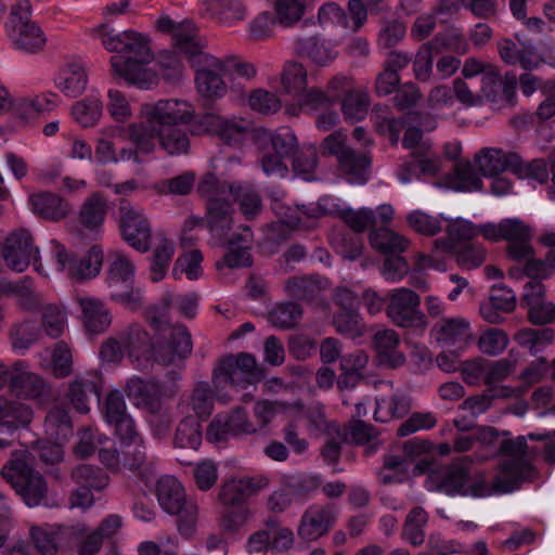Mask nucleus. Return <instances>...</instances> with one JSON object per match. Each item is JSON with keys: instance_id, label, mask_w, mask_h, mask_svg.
<instances>
[{"instance_id": "obj_36", "label": "nucleus", "mask_w": 555, "mask_h": 555, "mask_svg": "<svg viewBox=\"0 0 555 555\" xmlns=\"http://www.w3.org/2000/svg\"><path fill=\"white\" fill-rule=\"evenodd\" d=\"M499 454L508 456L509 459L504 462L516 461L517 463L526 466L521 468L519 487L525 481H531L534 477V467L528 460V444L525 436H518L515 439H503L499 443Z\"/></svg>"}, {"instance_id": "obj_54", "label": "nucleus", "mask_w": 555, "mask_h": 555, "mask_svg": "<svg viewBox=\"0 0 555 555\" xmlns=\"http://www.w3.org/2000/svg\"><path fill=\"white\" fill-rule=\"evenodd\" d=\"M302 317V308L299 304L288 301L278 305L270 313L269 321L275 327L292 328Z\"/></svg>"}, {"instance_id": "obj_49", "label": "nucleus", "mask_w": 555, "mask_h": 555, "mask_svg": "<svg viewBox=\"0 0 555 555\" xmlns=\"http://www.w3.org/2000/svg\"><path fill=\"white\" fill-rule=\"evenodd\" d=\"M370 106L369 94L362 90L347 93L341 100V112L345 119L357 122L365 118Z\"/></svg>"}, {"instance_id": "obj_64", "label": "nucleus", "mask_w": 555, "mask_h": 555, "mask_svg": "<svg viewBox=\"0 0 555 555\" xmlns=\"http://www.w3.org/2000/svg\"><path fill=\"white\" fill-rule=\"evenodd\" d=\"M406 222L415 232L433 236L442 230L440 219L429 216L421 210H414L406 217Z\"/></svg>"}, {"instance_id": "obj_61", "label": "nucleus", "mask_w": 555, "mask_h": 555, "mask_svg": "<svg viewBox=\"0 0 555 555\" xmlns=\"http://www.w3.org/2000/svg\"><path fill=\"white\" fill-rule=\"evenodd\" d=\"M454 172L455 181L453 189L455 191L472 192L482 190V181L470 163H457L454 167Z\"/></svg>"}, {"instance_id": "obj_27", "label": "nucleus", "mask_w": 555, "mask_h": 555, "mask_svg": "<svg viewBox=\"0 0 555 555\" xmlns=\"http://www.w3.org/2000/svg\"><path fill=\"white\" fill-rule=\"evenodd\" d=\"M34 418L33 409L20 401L0 396V431L13 435L27 428Z\"/></svg>"}, {"instance_id": "obj_40", "label": "nucleus", "mask_w": 555, "mask_h": 555, "mask_svg": "<svg viewBox=\"0 0 555 555\" xmlns=\"http://www.w3.org/2000/svg\"><path fill=\"white\" fill-rule=\"evenodd\" d=\"M370 243L375 250L385 255V257L388 255H400L410 246V241L406 237L388 228L372 230Z\"/></svg>"}, {"instance_id": "obj_12", "label": "nucleus", "mask_w": 555, "mask_h": 555, "mask_svg": "<svg viewBox=\"0 0 555 555\" xmlns=\"http://www.w3.org/2000/svg\"><path fill=\"white\" fill-rule=\"evenodd\" d=\"M1 257L5 266L15 272L25 271L31 262L37 271L41 269L39 249L27 229L15 230L5 237Z\"/></svg>"}, {"instance_id": "obj_51", "label": "nucleus", "mask_w": 555, "mask_h": 555, "mask_svg": "<svg viewBox=\"0 0 555 555\" xmlns=\"http://www.w3.org/2000/svg\"><path fill=\"white\" fill-rule=\"evenodd\" d=\"M66 324V313L59 306L49 304L41 309V332L43 331L50 338L57 339L64 333Z\"/></svg>"}, {"instance_id": "obj_8", "label": "nucleus", "mask_w": 555, "mask_h": 555, "mask_svg": "<svg viewBox=\"0 0 555 555\" xmlns=\"http://www.w3.org/2000/svg\"><path fill=\"white\" fill-rule=\"evenodd\" d=\"M156 496L165 512L178 517L180 534L190 538L196 528L198 507L186 499L182 483L173 476H164L156 483Z\"/></svg>"}, {"instance_id": "obj_2", "label": "nucleus", "mask_w": 555, "mask_h": 555, "mask_svg": "<svg viewBox=\"0 0 555 555\" xmlns=\"http://www.w3.org/2000/svg\"><path fill=\"white\" fill-rule=\"evenodd\" d=\"M199 196L205 201L207 228L215 244L227 247L223 258L216 263L217 270L224 267L230 269L247 268L253 264L250 254L253 232L249 227H242V231L232 232L233 209L235 198L232 188L220 184L214 177H208L197 186Z\"/></svg>"}, {"instance_id": "obj_29", "label": "nucleus", "mask_w": 555, "mask_h": 555, "mask_svg": "<svg viewBox=\"0 0 555 555\" xmlns=\"http://www.w3.org/2000/svg\"><path fill=\"white\" fill-rule=\"evenodd\" d=\"M67 397L77 412L81 414L89 413L90 401L94 399L96 402H100V378L96 375L76 377L69 384Z\"/></svg>"}, {"instance_id": "obj_7", "label": "nucleus", "mask_w": 555, "mask_h": 555, "mask_svg": "<svg viewBox=\"0 0 555 555\" xmlns=\"http://www.w3.org/2000/svg\"><path fill=\"white\" fill-rule=\"evenodd\" d=\"M1 476L29 508L49 506V485L41 473L23 459L7 462Z\"/></svg>"}, {"instance_id": "obj_30", "label": "nucleus", "mask_w": 555, "mask_h": 555, "mask_svg": "<svg viewBox=\"0 0 555 555\" xmlns=\"http://www.w3.org/2000/svg\"><path fill=\"white\" fill-rule=\"evenodd\" d=\"M327 286L328 280L319 274L295 275L285 282L287 295L305 302L318 300Z\"/></svg>"}, {"instance_id": "obj_28", "label": "nucleus", "mask_w": 555, "mask_h": 555, "mask_svg": "<svg viewBox=\"0 0 555 555\" xmlns=\"http://www.w3.org/2000/svg\"><path fill=\"white\" fill-rule=\"evenodd\" d=\"M340 176L353 184H364L370 178L372 156L367 152L350 149L337 162Z\"/></svg>"}, {"instance_id": "obj_39", "label": "nucleus", "mask_w": 555, "mask_h": 555, "mask_svg": "<svg viewBox=\"0 0 555 555\" xmlns=\"http://www.w3.org/2000/svg\"><path fill=\"white\" fill-rule=\"evenodd\" d=\"M209 176L214 177L218 183L232 188L233 195L235 197L232 202L233 210H234V203L238 202L240 206H241V210L247 219H251L260 212V210L262 208V203H261L260 196L258 195V193H256L253 190H249L248 188L243 186L241 183H237V182L228 183L225 181H221L215 173L208 172L202 178L201 182L198 183V186Z\"/></svg>"}, {"instance_id": "obj_41", "label": "nucleus", "mask_w": 555, "mask_h": 555, "mask_svg": "<svg viewBox=\"0 0 555 555\" xmlns=\"http://www.w3.org/2000/svg\"><path fill=\"white\" fill-rule=\"evenodd\" d=\"M511 156H516V153H504L502 150L486 147L476 155L475 162L485 177H493L506 169L512 171Z\"/></svg>"}, {"instance_id": "obj_53", "label": "nucleus", "mask_w": 555, "mask_h": 555, "mask_svg": "<svg viewBox=\"0 0 555 555\" xmlns=\"http://www.w3.org/2000/svg\"><path fill=\"white\" fill-rule=\"evenodd\" d=\"M332 323L337 333L350 338L361 337L365 332V324L359 311H337Z\"/></svg>"}, {"instance_id": "obj_20", "label": "nucleus", "mask_w": 555, "mask_h": 555, "mask_svg": "<svg viewBox=\"0 0 555 555\" xmlns=\"http://www.w3.org/2000/svg\"><path fill=\"white\" fill-rule=\"evenodd\" d=\"M111 263L107 273V284L111 297L114 300L130 301L133 297L132 286L134 278L133 263L120 251L109 255Z\"/></svg>"}, {"instance_id": "obj_46", "label": "nucleus", "mask_w": 555, "mask_h": 555, "mask_svg": "<svg viewBox=\"0 0 555 555\" xmlns=\"http://www.w3.org/2000/svg\"><path fill=\"white\" fill-rule=\"evenodd\" d=\"M70 478L76 485L95 491L103 490L109 482L108 475L102 468L89 464L74 467Z\"/></svg>"}, {"instance_id": "obj_31", "label": "nucleus", "mask_w": 555, "mask_h": 555, "mask_svg": "<svg viewBox=\"0 0 555 555\" xmlns=\"http://www.w3.org/2000/svg\"><path fill=\"white\" fill-rule=\"evenodd\" d=\"M215 399L217 396L212 384L201 380L193 386L189 397L180 401L179 406L183 412H193L198 421L206 420L214 411Z\"/></svg>"}, {"instance_id": "obj_62", "label": "nucleus", "mask_w": 555, "mask_h": 555, "mask_svg": "<svg viewBox=\"0 0 555 555\" xmlns=\"http://www.w3.org/2000/svg\"><path fill=\"white\" fill-rule=\"evenodd\" d=\"M455 260L463 269H475L480 267L486 260V250L478 244H465L459 248L455 247Z\"/></svg>"}, {"instance_id": "obj_45", "label": "nucleus", "mask_w": 555, "mask_h": 555, "mask_svg": "<svg viewBox=\"0 0 555 555\" xmlns=\"http://www.w3.org/2000/svg\"><path fill=\"white\" fill-rule=\"evenodd\" d=\"M87 83L88 75L83 65L70 63L61 73L59 88L67 96L77 98L86 90Z\"/></svg>"}, {"instance_id": "obj_47", "label": "nucleus", "mask_w": 555, "mask_h": 555, "mask_svg": "<svg viewBox=\"0 0 555 555\" xmlns=\"http://www.w3.org/2000/svg\"><path fill=\"white\" fill-rule=\"evenodd\" d=\"M157 238L158 243L153 251L151 263V280L153 282H159L164 279L175 253V246L171 241L163 234L157 235Z\"/></svg>"}, {"instance_id": "obj_55", "label": "nucleus", "mask_w": 555, "mask_h": 555, "mask_svg": "<svg viewBox=\"0 0 555 555\" xmlns=\"http://www.w3.org/2000/svg\"><path fill=\"white\" fill-rule=\"evenodd\" d=\"M317 165L318 151L313 145L305 146L300 151H296L293 155V170L306 181L313 180Z\"/></svg>"}, {"instance_id": "obj_58", "label": "nucleus", "mask_w": 555, "mask_h": 555, "mask_svg": "<svg viewBox=\"0 0 555 555\" xmlns=\"http://www.w3.org/2000/svg\"><path fill=\"white\" fill-rule=\"evenodd\" d=\"M263 144L284 158L293 156L298 146L295 133L288 128H280L278 131L270 133Z\"/></svg>"}, {"instance_id": "obj_25", "label": "nucleus", "mask_w": 555, "mask_h": 555, "mask_svg": "<svg viewBox=\"0 0 555 555\" xmlns=\"http://www.w3.org/2000/svg\"><path fill=\"white\" fill-rule=\"evenodd\" d=\"M472 460L463 455L453 461L452 464L435 473L437 489L449 495H464L465 486L468 482Z\"/></svg>"}, {"instance_id": "obj_6", "label": "nucleus", "mask_w": 555, "mask_h": 555, "mask_svg": "<svg viewBox=\"0 0 555 555\" xmlns=\"http://www.w3.org/2000/svg\"><path fill=\"white\" fill-rule=\"evenodd\" d=\"M158 145L168 156L186 155L191 149L190 134L181 125L192 119L186 102L159 100Z\"/></svg>"}, {"instance_id": "obj_18", "label": "nucleus", "mask_w": 555, "mask_h": 555, "mask_svg": "<svg viewBox=\"0 0 555 555\" xmlns=\"http://www.w3.org/2000/svg\"><path fill=\"white\" fill-rule=\"evenodd\" d=\"M258 433V428L248 420L243 408H236L227 414H218L207 427L209 441H225L230 437H241Z\"/></svg>"}, {"instance_id": "obj_44", "label": "nucleus", "mask_w": 555, "mask_h": 555, "mask_svg": "<svg viewBox=\"0 0 555 555\" xmlns=\"http://www.w3.org/2000/svg\"><path fill=\"white\" fill-rule=\"evenodd\" d=\"M203 435L199 421L193 415H186L176 429L173 443L176 448L197 450L202 444Z\"/></svg>"}, {"instance_id": "obj_17", "label": "nucleus", "mask_w": 555, "mask_h": 555, "mask_svg": "<svg viewBox=\"0 0 555 555\" xmlns=\"http://www.w3.org/2000/svg\"><path fill=\"white\" fill-rule=\"evenodd\" d=\"M455 43L466 46L463 36L457 33L452 34H437L431 40L424 43L418 50L414 63L413 70L415 78L420 81H427L433 72L434 56L439 54L443 49L453 48L460 52V48ZM462 53L466 52L464 48Z\"/></svg>"}, {"instance_id": "obj_48", "label": "nucleus", "mask_w": 555, "mask_h": 555, "mask_svg": "<svg viewBox=\"0 0 555 555\" xmlns=\"http://www.w3.org/2000/svg\"><path fill=\"white\" fill-rule=\"evenodd\" d=\"M40 325L33 320L15 323L10 330V338L14 349H28L41 337Z\"/></svg>"}, {"instance_id": "obj_13", "label": "nucleus", "mask_w": 555, "mask_h": 555, "mask_svg": "<svg viewBox=\"0 0 555 555\" xmlns=\"http://www.w3.org/2000/svg\"><path fill=\"white\" fill-rule=\"evenodd\" d=\"M51 243L59 271L67 269L68 274L79 281L92 279L100 273L103 250L99 246H92L87 254L77 257L70 255L59 242L52 241Z\"/></svg>"}, {"instance_id": "obj_1", "label": "nucleus", "mask_w": 555, "mask_h": 555, "mask_svg": "<svg viewBox=\"0 0 555 555\" xmlns=\"http://www.w3.org/2000/svg\"><path fill=\"white\" fill-rule=\"evenodd\" d=\"M156 29L171 37L172 46L177 52L183 54L191 67L195 70V85L197 92L207 101L221 99L227 93V85L222 78L224 70L221 60L205 52L206 41L199 36L198 29L192 21L175 22L168 15L156 21ZM158 64L168 69L166 78L181 76L182 64L176 55L163 56Z\"/></svg>"}, {"instance_id": "obj_22", "label": "nucleus", "mask_w": 555, "mask_h": 555, "mask_svg": "<svg viewBox=\"0 0 555 555\" xmlns=\"http://www.w3.org/2000/svg\"><path fill=\"white\" fill-rule=\"evenodd\" d=\"M15 364L10 383V391L21 399L35 400L40 404L53 399L50 386L37 374L22 371Z\"/></svg>"}, {"instance_id": "obj_5", "label": "nucleus", "mask_w": 555, "mask_h": 555, "mask_svg": "<svg viewBox=\"0 0 555 555\" xmlns=\"http://www.w3.org/2000/svg\"><path fill=\"white\" fill-rule=\"evenodd\" d=\"M263 376V369L257 363L251 353H229L218 360L211 373V383L217 400L230 401L227 387L246 388L259 382Z\"/></svg>"}, {"instance_id": "obj_57", "label": "nucleus", "mask_w": 555, "mask_h": 555, "mask_svg": "<svg viewBox=\"0 0 555 555\" xmlns=\"http://www.w3.org/2000/svg\"><path fill=\"white\" fill-rule=\"evenodd\" d=\"M507 396V388H488L481 395L468 397L459 408L470 411L472 415L476 417L491 406L493 399Z\"/></svg>"}, {"instance_id": "obj_26", "label": "nucleus", "mask_w": 555, "mask_h": 555, "mask_svg": "<svg viewBox=\"0 0 555 555\" xmlns=\"http://www.w3.org/2000/svg\"><path fill=\"white\" fill-rule=\"evenodd\" d=\"M378 365L396 369L405 362L403 352L399 350L400 337L392 328L377 331L372 338Z\"/></svg>"}, {"instance_id": "obj_37", "label": "nucleus", "mask_w": 555, "mask_h": 555, "mask_svg": "<svg viewBox=\"0 0 555 555\" xmlns=\"http://www.w3.org/2000/svg\"><path fill=\"white\" fill-rule=\"evenodd\" d=\"M295 51L298 55L309 59L319 66L328 65L338 54L336 50L328 47L319 36L296 39Z\"/></svg>"}, {"instance_id": "obj_11", "label": "nucleus", "mask_w": 555, "mask_h": 555, "mask_svg": "<svg viewBox=\"0 0 555 555\" xmlns=\"http://www.w3.org/2000/svg\"><path fill=\"white\" fill-rule=\"evenodd\" d=\"M386 314L399 327L424 331L426 315L421 310V297L411 288L399 287L388 293Z\"/></svg>"}, {"instance_id": "obj_10", "label": "nucleus", "mask_w": 555, "mask_h": 555, "mask_svg": "<svg viewBox=\"0 0 555 555\" xmlns=\"http://www.w3.org/2000/svg\"><path fill=\"white\" fill-rule=\"evenodd\" d=\"M521 468L526 469V466L516 461L502 462L492 482L487 481V476L481 470L469 472L464 495L482 498L513 492L519 488L520 475L518 474H521Z\"/></svg>"}, {"instance_id": "obj_52", "label": "nucleus", "mask_w": 555, "mask_h": 555, "mask_svg": "<svg viewBox=\"0 0 555 555\" xmlns=\"http://www.w3.org/2000/svg\"><path fill=\"white\" fill-rule=\"evenodd\" d=\"M409 459L402 454H386L379 478L384 485L402 482L409 472Z\"/></svg>"}, {"instance_id": "obj_3", "label": "nucleus", "mask_w": 555, "mask_h": 555, "mask_svg": "<svg viewBox=\"0 0 555 555\" xmlns=\"http://www.w3.org/2000/svg\"><path fill=\"white\" fill-rule=\"evenodd\" d=\"M99 30L104 48L116 52L111 57L113 75L140 89H149L156 80L155 74L147 67L154 60L150 39L134 30L113 34L106 25H101Z\"/></svg>"}, {"instance_id": "obj_19", "label": "nucleus", "mask_w": 555, "mask_h": 555, "mask_svg": "<svg viewBox=\"0 0 555 555\" xmlns=\"http://www.w3.org/2000/svg\"><path fill=\"white\" fill-rule=\"evenodd\" d=\"M103 415L115 435L120 440L138 441L139 431L132 416L127 411V404L119 390L107 393L103 404Z\"/></svg>"}, {"instance_id": "obj_14", "label": "nucleus", "mask_w": 555, "mask_h": 555, "mask_svg": "<svg viewBox=\"0 0 555 555\" xmlns=\"http://www.w3.org/2000/svg\"><path fill=\"white\" fill-rule=\"evenodd\" d=\"M118 211L122 238L138 251L146 253L150 249L152 237L147 218L126 199L120 201Z\"/></svg>"}, {"instance_id": "obj_23", "label": "nucleus", "mask_w": 555, "mask_h": 555, "mask_svg": "<svg viewBox=\"0 0 555 555\" xmlns=\"http://www.w3.org/2000/svg\"><path fill=\"white\" fill-rule=\"evenodd\" d=\"M269 485L266 476L233 478L223 483L219 501L227 507L244 506L245 501Z\"/></svg>"}, {"instance_id": "obj_42", "label": "nucleus", "mask_w": 555, "mask_h": 555, "mask_svg": "<svg viewBox=\"0 0 555 555\" xmlns=\"http://www.w3.org/2000/svg\"><path fill=\"white\" fill-rule=\"evenodd\" d=\"M103 113V103L95 94H90L82 100L75 102L70 114L74 120L83 128L94 127Z\"/></svg>"}, {"instance_id": "obj_63", "label": "nucleus", "mask_w": 555, "mask_h": 555, "mask_svg": "<svg viewBox=\"0 0 555 555\" xmlns=\"http://www.w3.org/2000/svg\"><path fill=\"white\" fill-rule=\"evenodd\" d=\"M338 251L349 260L358 259L362 254L363 243L361 235L346 231L333 237Z\"/></svg>"}, {"instance_id": "obj_21", "label": "nucleus", "mask_w": 555, "mask_h": 555, "mask_svg": "<svg viewBox=\"0 0 555 555\" xmlns=\"http://www.w3.org/2000/svg\"><path fill=\"white\" fill-rule=\"evenodd\" d=\"M142 114L145 124H130L128 137L130 142L141 154H152L156 149L155 140L158 141L159 106L158 101L154 104L142 105Z\"/></svg>"}, {"instance_id": "obj_35", "label": "nucleus", "mask_w": 555, "mask_h": 555, "mask_svg": "<svg viewBox=\"0 0 555 555\" xmlns=\"http://www.w3.org/2000/svg\"><path fill=\"white\" fill-rule=\"evenodd\" d=\"M33 211L42 219L59 221L70 211V206L61 196L51 192H40L29 197Z\"/></svg>"}, {"instance_id": "obj_9", "label": "nucleus", "mask_w": 555, "mask_h": 555, "mask_svg": "<svg viewBox=\"0 0 555 555\" xmlns=\"http://www.w3.org/2000/svg\"><path fill=\"white\" fill-rule=\"evenodd\" d=\"M7 30L9 38L18 50L37 53L42 51L47 43L43 30L31 20L29 0H20L12 5Z\"/></svg>"}, {"instance_id": "obj_43", "label": "nucleus", "mask_w": 555, "mask_h": 555, "mask_svg": "<svg viewBox=\"0 0 555 555\" xmlns=\"http://www.w3.org/2000/svg\"><path fill=\"white\" fill-rule=\"evenodd\" d=\"M44 430L55 441H67L73 436L68 411L61 406L50 409L44 418Z\"/></svg>"}, {"instance_id": "obj_15", "label": "nucleus", "mask_w": 555, "mask_h": 555, "mask_svg": "<svg viewBox=\"0 0 555 555\" xmlns=\"http://www.w3.org/2000/svg\"><path fill=\"white\" fill-rule=\"evenodd\" d=\"M125 390L130 399L135 400L137 406L149 412H160L163 400L175 397L178 387L175 384L166 386L155 379L144 380L140 377H132L127 382Z\"/></svg>"}, {"instance_id": "obj_34", "label": "nucleus", "mask_w": 555, "mask_h": 555, "mask_svg": "<svg viewBox=\"0 0 555 555\" xmlns=\"http://www.w3.org/2000/svg\"><path fill=\"white\" fill-rule=\"evenodd\" d=\"M447 233L448 238H437L434 241V253H451L455 250L456 243L470 241L479 235L478 227L462 218L449 220Z\"/></svg>"}, {"instance_id": "obj_56", "label": "nucleus", "mask_w": 555, "mask_h": 555, "mask_svg": "<svg viewBox=\"0 0 555 555\" xmlns=\"http://www.w3.org/2000/svg\"><path fill=\"white\" fill-rule=\"evenodd\" d=\"M282 85L288 94L298 95L306 90L307 70L298 62H289L282 74Z\"/></svg>"}, {"instance_id": "obj_33", "label": "nucleus", "mask_w": 555, "mask_h": 555, "mask_svg": "<svg viewBox=\"0 0 555 555\" xmlns=\"http://www.w3.org/2000/svg\"><path fill=\"white\" fill-rule=\"evenodd\" d=\"M435 330L437 341L444 347L462 349L472 337L469 323L462 318L442 319Z\"/></svg>"}, {"instance_id": "obj_16", "label": "nucleus", "mask_w": 555, "mask_h": 555, "mask_svg": "<svg viewBox=\"0 0 555 555\" xmlns=\"http://www.w3.org/2000/svg\"><path fill=\"white\" fill-rule=\"evenodd\" d=\"M338 509L332 505H311L301 515L297 534L305 542H315L328 534L337 522Z\"/></svg>"}, {"instance_id": "obj_32", "label": "nucleus", "mask_w": 555, "mask_h": 555, "mask_svg": "<svg viewBox=\"0 0 555 555\" xmlns=\"http://www.w3.org/2000/svg\"><path fill=\"white\" fill-rule=\"evenodd\" d=\"M81 320L85 328L91 334L104 333L112 323V315L105 305L93 297H78Z\"/></svg>"}, {"instance_id": "obj_38", "label": "nucleus", "mask_w": 555, "mask_h": 555, "mask_svg": "<svg viewBox=\"0 0 555 555\" xmlns=\"http://www.w3.org/2000/svg\"><path fill=\"white\" fill-rule=\"evenodd\" d=\"M106 215L107 201L104 195L95 192L82 203L78 215V222L85 229L98 232L102 228Z\"/></svg>"}, {"instance_id": "obj_4", "label": "nucleus", "mask_w": 555, "mask_h": 555, "mask_svg": "<svg viewBox=\"0 0 555 555\" xmlns=\"http://www.w3.org/2000/svg\"><path fill=\"white\" fill-rule=\"evenodd\" d=\"M119 338L129 360L138 370L147 367L154 359L162 365L176 364L192 352V338L183 325L172 326L168 339L154 347L150 334L140 325L131 324L119 333Z\"/></svg>"}, {"instance_id": "obj_50", "label": "nucleus", "mask_w": 555, "mask_h": 555, "mask_svg": "<svg viewBox=\"0 0 555 555\" xmlns=\"http://www.w3.org/2000/svg\"><path fill=\"white\" fill-rule=\"evenodd\" d=\"M512 172L518 178H530L540 183L548 179L547 163L542 158H535L529 163L524 162L518 154L511 156Z\"/></svg>"}, {"instance_id": "obj_60", "label": "nucleus", "mask_w": 555, "mask_h": 555, "mask_svg": "<svg viewBox=\"0 0 555 555\" xmlns=\"http://www.w3.org/2000/svg\"><path fill=\"white\" fill-rule=\"evenodd\" d=\"M516 366V360L503 358L495 361L485 360V384L488 388H498L495 385L507 378Z\"/></svg>"}, {"instance_id": "obj_59", "label": "nucleus", "mask_w": 555, "mask_h": 555, "mask_svg": "<svg viewBox=\"0 0 555 555\" xmlns=\"http://www.w3.org/2000/svg\"><path fill=\"white\" fill-rule=\"evenodd\" d=\"M218 134L229 145H242L249 124L244 119H220L217 124Z\"/></svg>"}, {"instance_id": "obj_24", "label": "nucleus", "mask_w": 555, "mask_h": 555, "mask_svg": "<svg viewBox=\"0 0 555 555\" xmlns=\"http://www.w3.org/2000/svg\"><path fill=\"white\" fill-rule=\"evenodd\" d=\"M502 240L508 242V256L517 261L531 257L534 250L530 244L531 231L519 219H504L501 221Z\"/></svg>"}]
</instances>
